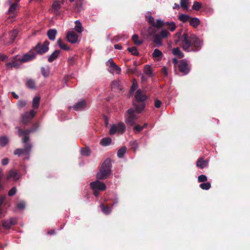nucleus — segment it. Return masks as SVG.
I'll use <instances>...</instances> for the list:
<instances>
[{
    "mask_svg": "<svg viewBox=\"0 0 250 250\" xmlns=\"http://www.w3.org/2000/svg\"><path fill=\"white\" fill-rule=\"evenodd\" d=\"M59 46L62 49L68 51L70 48L65 43H64L61 39H59L57 41Z\"/></svg>",
    "mask_w": 250,
    "mask_h": 250,
    "instance_id": "27",
    "label": "nucleus"
},
{
    "mask_svg": "<svg viewBox=\"0 0 250 250\" xmlns=\"http://www.w3.org/2000/svg\"><path fill=\"white\" fill-rule=\"evenodd\" d=\"M26 86L31 89H35L36 87L35 82L33 79H28L26 83Z\"/></svg>",
    "mask_w": 250,
    "mask_h": 250,
    "instance_id": "30",
    "label": "nucleus"
},
{
    "mask_svg": "<svg viewBox=\"0 0 250 250\" xmlns=\"http://www.w3.org/2000/svg\"><path fill=\"white\" fill-rule=\"evenodd\" d=\"M57 34V30L54 29L48 30L47 35L49 39L51 41H54Z\"/></svg>",
    "mask_w": 250,
    "mask_h": 250,
    "instance_id": "21",
    "label": "nucleus"
},
{
    "mask_svg": "<svg viewBox=\"0 0 250 250\" xmlns=\"http://www.w3.org/2000/svg\"><path fill=\"white\" fill-rule=\"evenodd\" d=\"M75 30L79 33H81L83 31V28L82 26L81 23L79 21H75Z\"/></svg>",
    "mask_w": 250,
    "mask_h": 250,
    "instance_id": "39",
    "label": "nucleus"
},
{
    "mask_svg": "<svg viewBox=\"0 0 250 250\" xmlns=\"http://www.w3.org/2000/svg\"><path fill=\"white\" fill-rule=\"evenodd\" d=\"M50 42L46 40L42 43L38 42L36 46L32 49V50L36 52V54L42 55L49 50V45Z\"/></svg>",
    "mask_w": 250,
    "mask_h": 250,
    "instance_id": "3",
    "label": "nucleus"
},
{
    "mask_svg": "<svg viewBox=\"0 0 250 250\" xmlns=\"http://www.w3.org/2000/svg\"><path fill=\"white\" fill-rule=\"evenodd\" d=\"M129 146H130L131 148L133 150L134 152H135L138 147V144L136 142V141H132L129 142Z\"/></svg>",
    "mask_w": 250,
    "mask_h": 250,
    "instance_id": "45",
    "label": "nucleus"
},
{
    "mask_svg": "<svg viewBox=\"0 0 250 250\" xmlns=\"http://www.w3.org/2000/svg\"><path fill=\"white\" fill-rule=\"evenodd\" d=\"M40 102V97L36 96L33 98L32 107L34 109L38 108Z\"/></svg>",
    "mask_w": 250,
    "mask_h": 250,
    "instance_id": "26",
    "label": "nucleus"
},
{
    "mask_svg": "<svg viewBox=\"0 0 250 250\" xmlns=\"http://www.w3.org/2000/svg\"><path fill=\"white\" fill-rule=\"evenodd\" d=\"M179 70L183 75L188 74L190 70V67L186 60L183 59L179 61L178 65Z\"/></svg>",
    "mask_w": 250,
    "mask_h": 250,
    "instance_id": "7",
    "label": "nucleus"
},
{
    "mask_svg": "<svg viewBox=\"0 0 250 250\" xmlns=\"http://www.w3.org/2000/svg\"><path fill=\"white\" fill-rule=\"evenodd\" d=\"M17 104L19 106L22 107L25 106V105L26 104V102L24 100H20L18 101Z\"/></svg>",
    "mask_w": 250,
    "mask_h": 250,
    "instance_id": "57",
    "label": "nucleus"
},
{
    "mask_svg": "<svg viewBox=\"0 0 250 250\" xmlns=\"http://www.w3.org/2000/svg\"><path fill=\"white\" fill-rule=\"evenodd\" d=\"M81 154L83 156H89L90 154V150L88 147L83 148L81 150Z\"/></svg>",
    "mask_w": 250,
    "mask_h": 250,
    "instance_id": "48",
    "label": "nucleus"
},
{
    "mask_svg": "<svg viewBox=\"0 0 250 250\" xmlns=\"http://www.w3.org/2000/svg\"><path fill=\"white\" fill-rule=\"evenodd\" d=\"M208 164V161L205 160L203 158H200L198 159L196 162V166L197 167L203 169L206 167Z\"/></svg>",
    "mask_w": 250,
    "mask_h": 250,
    "instance_id": "15",
    "label": "nucleus"
},
{
    "mask_svg": "<svg viewBox=\"0 0 250 250\" xmlns=\"http://www.w3.org/2000/svg\"><path fill=\"white\" fill-rule=\"evenodd\" d=\"M90 187L92 189H96L100 191H104L106 189L105 185L104 183L100 182L98 179L91 182Z\"/></svg>",
    "mask_w": 250,
    "mask_h": 250,
    "instance_id": "9",
    "label": "nucleus"
},
{
    "mask_svg": "<svg viewBox=\"0 0 250 250\" xmlns=\"http://www.w3.org/2000/svg\"><path fill=\"white\" fill-rule=\"evenodd\" d=\"M133 129L137 133H139L142 130V127L139 125H135Z\"/></svg>",
    "mask_w": 250,
    "mask_h": 250,
    "instance_id": "58",
    "label": "nucleus"
},
{
    "mask_svg": "<svg viewBox=\"0 0 250 250\" xmlns=\"http://www.w3.org/2000/svg\"><path fill=\"white\" fill-rule=\"evenodd\" d=\"M23 137L21 140V142L22 143L24 144V145L30 144V143H28V142L29 141V137L28 135H23L22 136Z\"/></svg>",
    "mask_w": 250,
    "mask_h": 250,
    "instance_id": "56",
    "label": "nucleus"
},
{
    "mask_svg": "<svg viewBox=\"0 0 250 250\" xmlns=\"http://www.w3.org/2000/svg\"><path fill=\"white\" fill-rule=\"evenodd\" d=\"M117 127V132L123 133L125 130V126L124 123H120L118 124L117 125H116Z\"/></svg>",
    "mask_w": 250,
    "mask_h": 250,
    "instance_id": "42",
    "label": "nucleus"
},
{
    "mask_svg": "<svg viewBox=\"0 0 250 250\" xmlns=\"http://www.w3.org/2000/svg\"><path fill=\"white\" fill-rule=\"evenodd\" d=\"M156 30L153 26L150 27L148 30V34L149 36H153L155 35Z\"/></svg>",
    "mask_w": 250,
    "mask_h": 250,
    "instance_id": "55",
    "label": "nucleus"
},
{
    "mask_svg": "<svg viewBox=\"0 0 250 250\" xmlns=\"http://www.w3.org/2000/svg\"><path fill=\"white\" fill-rule=\"evenodd\" d=\"M127 50L131 53L132 55L137 56L139 55V53L135 46L127 48Z\"/></svg>",
    "mask_w": 250,
    "mask_h": 250,
    "instance_id": "35",
    "label": "nucleus"
},
{
    "mask_svg": "<svg viewBox=\"0 0 250 250\" xmlns=\"http://www.w3.org/2000/svg\"><path fill=\"white\" fill-rule=\"evenodd\" d=\"M135 98L137 102L143 103L146 99V96L143 94L140 89H138L135 94Z\"/></svg>",
    "mask_w": 250,
    "mask_h": 250,
    "instance_id": "13",
    "label": "nucleus"
},
{
    "mask_svg": "<svg viewBox=\"0 0 250 250\" xmlns=\"http://www.w3.org/2000/svg\"><path fill=\"white\" fill-rule=\"evenodd\" d=\"M165 25V23L160 20H157L153 25V27L159 28Z\"/></svg>",
    "mask_w": 250,
    "mask_h": 250,
    "instance_id": "34",
    "label": "nucleus"
},
{
    "mask_svg": "<svg viewBox=\"0 0 250 250\" xmlns=\"http://www.w3.org/2000/svg\"><path fill=\"white\" fill-rule=\"evenodd\" d=\"M181 6L185 10H188V0H181L180 2Z\"/></svg>",
    "mask_w": 250,
    "mask_h": 250,
    "instance_id": "47",
    "label": "nucleus"
},
{
    "mask_svg": "<svg viewBox=\"0 0 250 250\" xmlns=\"http://www.w3.org/2000/svg\"><path fill=\"white\" fill-rule=\"evenodd\" d=\"M189 22L190 25L196 28L200 24V21L197 18H190Z\"/></svg>",
    "mask_w": 250,
    "mask_h": 250,
    "instance_id": "20",
    "label": "nucleus"
},
{
    "mask_svg": "<svg viewBox=\"0 0 250 250\" xmlns=\"http://www.w3.org/2000/svg\"><path fill=\"white\" fill-rule=\"evenodd\" d=\"M139 37L137 35L134 34L132 37V40L135 45H139L142 43V41L138 40Z\"/></svg>",
    "mask_w": 250,
    "mask_h": 250,
    "instance_id": "36",
    "label": "nucleus"
},
{
    "mask_svg": "<svg viewBox=\"0 0 250 250\" xmlns=\"http://www.w3.org/2000/svg\"><path fill=\"white\" fill-rule=\"evenodd\" d=\"M165 25L171 31H173L176 28V25L174 22H166Z\"/></svg>",
    "mask_w": 250,
    "mask_h": 250,
    "instance_id": "41",
    "label": "nucleus"
},
{
    "mask_svg": "<svg viewBox=\"0 0 250 250\" xmlns=\"http://www.w3.org/2000/svg\"><path fill=\"white\" fill-rule=\"evenodd\" d=\"M41 73L44 77H47L50 74V70L48 67H42Z\"/></svg>",
    "mask_w": 250,
    "mask_h": 250,
    "instance_id": "29",
    "label": "nucleus"
},
{
    "mask_svg": "<svg viewBox=\"0 0 250 250\" xmlns=\"http://www.w3.org/2000/svg\"><path fill=\"white\" fill-rule=\"evenodd\" d=\"M108 62L110 63V66L114 70L116 71H121V68L114 63L112 59L109 60Z\"/></svg>",
    "mask_w": 250,
    "mask_h": 250,
    "instance_id": "33",
    "label": "nucleus"
},
{
    "mask_svg": "<svg viewBox=\"0 0 250 250\" xmlns=\"http://www.w3.org/2000/svg\"><path fill=\"white\" fill-rule=\"evenodd\" d=\"M111 143V139L109 137H105L101 139L100 144L103 146H107Z\"/></svg>",
    "mask_w": 250,
    "mask_h": 250,
    "instance_id": "25",
    "label": "nucleus"
},
{
    "mask_svg": "<svg viewBox=\"0 0 250 250\" xmlns=\"http://www.w3.org/2000/svg\"><path fill=\"white\" fill-rule=\"evenodd\" d=\"M11 227L17 224V221L16 218H12L9 221Z\"/></svg>",
    "mask_w": 250,
    "mask_h": 250,
    "instance_id": "59",
    "label": "nucleus"
},
{
    "mask_svg": "<svg viewBox=\"0 0 250 250\" xmlns=\"http://www.w3.org/2000/svg\"><path fill=\"white\" fill-rule=\"evenodd\" d=\"M25 205L24 202H20L17 204V207L19 209H23L25 208Z\"/></svg>",
    "mask_w": 250,
    "mask_h": 250,
    "instance_id": "62",
    "label": "nucleus"
},
{
    "mask_svg": "<svg viewBox=\"0 0 250 250\" xmlns=\"http://www.w3.org/2000/svg\"><path fill=\"white\" fill-rule=\"evenodd\" d=\"M148 22L152 26L155 22L154 19L152 16H149L147 19Z\"/></svg>",
    "mask_w": 250,
    "mask_h": 250,
    "instance_id": "60",
    "label": "nucleus"
},
{
    "mask_svg": "<svg viewBox=\"0 0 250 250\" xmlns=\"http://www.w3.org/2000/svg\"><path fill=\"white\" fill-rule=\"evenodd\" d=\"M126 151V147L125 146L121 147L117 152V156L119 158H122Z\"/></svg>",
    "mask_w": 250,
    "mask_h": 250,
    "instance_id": "31",
    "label": "nucleus"
},
{
    "mask_svg": "<svg viewBox=\"0 0 250 250\" xmlns=\"http://www.w3.org/2000/svg\"><path fill=\"white\" fill-rule=\"evenodd\" d=\"M19 31L17 29H13L9 32L10 42L12 43L14 42L16 38L18 36Z\"/></svg>",
    "mask_w": 250,
    "mask_h": 250,
    "instance_id": "19",
    "label": "nucleus"
},
{
    "mask_svg": "<svg viewBox=\"0 0 250 250\" xmlns=\"http://www.w3.org/2000/svg\"><path fill=\"white\" fill-rule=\"evenodd\" d=\"M8 143V139L6 137H0V145L3 146H5Z\"/></svg>",
    "mask_w": 250,
    "mask_h": 250,
    "instance_id": "51",
    "label": "nucleus"
},
{
    "mask_svg": "<svg viewBox=\"0 0 250 250\" xmlns=\"http://www.w3.org/2000/svg\"><path fill=\"white\" fill-rule=\"evenodd\" d=\"M36 112L31 110L29 112H26L21 115L22 122L24 124H28L30 120L35 116Z\"/></svg>",
    "mask_w": 250,
    "mask_h": 250,
    "instance_id": "10",
    "label": "nucleus"
},
{
    "mask_svg": "<svg viewBox=\"0 0 250 250\" xmlns=\"http://www.w3.org/2000/svg\"><path fill=\"white\" fill-rule=\"evenodd\" d=\"M52 8L54 10H55L56 11H58L61 8V5H60V3L59 2V1H54L52 4Z\"/></svg>",
    "mask_w": 250,
    "mask_h": 250,
    "instance_id": "49",
    "label": "nucleus"
},
{
    "mask_svg": "<svg viewBox=\"0 0 250 250\" xmlns=\"http://www.w3.org/2000/svg\"><path fill=\"white\" fill-rule=\"evenodd\" d=\"M21 62L20 58H18L17 56H14L12 58L11 61L10 62H7L5 64L6 67L7 69L12 68L18 69L20 67Z\"/></svg>",
    "mask_w": 250,
    "mask_h": 250,
    "instance_id": "6",
    "label": "nucleus"
},
{
    "mask_svg": "<svg viewBox=\"0 0 250 250\" xmlns=\"http://www.w3.org/2000/svg\"><path fill=\"white\" fill-rule=\"evenodd\" d=\"M135 110L137 113H141L145 107V104L144 103L140 102L139 104L135 105Z\"/></svg>",
    "mask_w": 250,
    "mask_h": 250,
    "instance_id": "23",
    "label": "nucleus"
},
{
    "mask_svg": "<svg viewBox=\"0 0 250 250\" xmlns=\"http://www.w3.org/2000/svg\"><path fill=\"white\" fill-rule=\"evenodd\" d=\"M36 58V52H34L32 49L30 50L28 52L24 54L20 58L21 62L24 63L34 60Z\"/></svg>",
    "mask_w": 250,
    "mask_h": 250,
    "instance_id": "8",
    "label": "nucleus"
},
{
    "mask_svg": "<svg viewBox=\"0 0 250 250\" xmlns=\"http://www.w3.org/2000/svg\"><path fill=\"white\" fill-rule=\"evenodd\" d=\"M86 107V102L85 100H82L76 103L73 106L72 108L75 111H81L85 109Z\"/></svg>",
    "mask_w": 250,
    "mask_h": 250,
    "instance_id": "11",
    "label": "nucleus"
},
{
    "mask_svg": "<svg viewBox=\"0 0 250 250\" xmlns=\"http://www.w3.org/2000/svg\"><path fill=\"white\" fill-rule=\"evenodd\" d=\"M60 54V51L59 50H56L48 57V61L49 62H53L59 57Z\"/></svg>",
    "mask_w": 250,
    "mask_h": 250,
    "instance_id": "18",
    "label": "nucleus"
},
{
    "mask_svg": "<svg viewBox=\"0 0 250 250\" xmlns=\"http://www.w3.org/2000/svg\"><path fill=\"white\" fill-rule=\"evenodd\" d=\"M172 53L174 56L178 57L179 58H182L184 57L183 53L178 47L174 48L172 49Z\"/></svg>",
    "mask_w": 250,
    "mask_h": 250,
    "instance_id": "22",
    "label": "nucleus"
},
{
    "mask_svg": "<svg viewBox=\"0 0 250 250\" xmlns=\"http://www.w3.org/2000/svg\"><path fill=\"white\" fill-rule=\"evenodd\" d=\"M100 208L102 212L106 215L110 214L111 211V207L109 206L108 204L104 205L102 203L100 205Z\"/></svg>",
    "mask_w": 250,
    "mask_h": 250,
    "instance_id": "14",
    "label": "nucleus"
},
{
    "mask_svg": "<svg viewBox=\"0 0 250 250\" xmlns=\"http://www.w3.org/2000/svg\"><path fill=\"white\" fill-rule=\"evenodd\" d=\"M208 180L207 177L205 175H201L198 177V182H205Z\"/></svg>",
    "mask_w": 250,
    "mask_h": 250,
    "instance_id": "53",
    "label": "nucleus"
},
{
    "mask_svg": "<svg viewBox=\"0 0 250 250\" xmlns=\"http://www.w3.org/2000/svg\"><path fill=\"white\" fill-rule=\"evenodd\" d=\"M18 2H19V1L17 0V1L16 2L13 3L10 5V6L9 8L8 11V14L9 15H14V14L15 11V10L17 8V5H18Z\"/></svg>",
    "mask_w": 250,
    "mask_h": 250,
    "instance_id": "24",
    "label": "nucleus"
},
{
    "mask_svg": "<svg viewBox=\"0 0 250 250\" xmlns=\"http://www.w3.org/2000/svg\"><path fill=\"white\" fill-rule=\"evenodd\" d=\"M13 178L14 180H17L19 179V174L15 170H10L7 175V179Z\"/></svg>",
    "mask_w": 250,
    "mask_h": 250,
    "instance_id": "16",
    "label": "nucleus"
},
{
    "mask_svg": "<svg viewBox=\"0 0 250 250\" xmlns=\"http://www.w3.org/2000/svg\"><path fill=\"white\" fill-rule=\"evenodd\" d=\"M162 103L161 101L159 100H156L155 101L154 106L156 108H159L161 106Z\"/></svg>",
    "mask_w": 250,
    "mask_h": 250,
    "instance_id": "61",
    "label": "nucleus"
},
{
    "mask_svg": "<svg viewBox=\"0 0 250 250\" xmlns=\"http://www.w3.org/2000/svg\"><path fill=\"white\" fill-rule=\"evenodd\" d=\"M175 42L178 43L181 41L183 49L187 52H197L200 50L202 46V42L195 35L189 36L188 33H184L182 35L181 32L175 34Z\"/></svg>",
    "mask_w": 250,
    "mask_h": 250,
    "instance_id": "1",
    "label": "nucleus"
},
{
    "mask_svg": "<svg viewBox=\"0 0 250 250\" xmlns=\"http://www.w3.org/2000/svg\"><path fill=\"white\" fill-rule=\"evenodd\" d=\"M202 7L201 3L195 1L193 2V4L192 6V9L196 11H199Z\"/></svg>",
    "mask_w": 250,
    "mask_h": 250,
    "instance_id": "43",
    "label": "nucleus"
},
{
    "mask_svg": "<svg viewBox=\"0 0 250 250\" xmlns=\"http://www.w3.org/2000/svg\"><path fill=\"white\" fill-rule=\"evenodd\" d=\"M117 131V127L115 125H112L109 130L110 135H114Z\"/></svg>",
    "mask_w": 250,
    "mask_h": 250,
    "instance_id": "52",
    "label": "nucleus"
},
{
    "mask_svg": "<svg viewBox=\"0 0 250 250\" xmlns=\"http://www.w3.org/2000/svg\"><path fill=\"white\" fill-rule=\"evenodd\" d=\"M32 147L31 144H28L23 145V148H17L14 150V154L20 156L21 155H28Z\"/></svg>",
    "mask_w": 250,
    "mask_h": 250,
    "instance_id": "5",
    "label": "nucleus"
},
{
    "mask_svg": "<svg viewBox=\"0 0 250 250\" xmlns=\"http://www.w3.org/2000/svg\"><path fill=\"white\" fill-rule=\"evenodd\" d=\"M75 59L73 57H71L68 59V63L70 65H73L74 63Z\"/></svg>",
    "mask_w": 250,
    "mask_h": 250,
    "instance_id": "63",
    "label": "nucleus"
},
{
    "mask_svg": "<svg viewBox=\"0 0 250 250\" xmlns=\"http://www.w3.org/2000/svg\"><path fill=\"white\" fill-rule=\"evenodd\" d=\"M2 226L4 229H8L11 228L9 222L8 220H3L2 222Z\"/></svg>",
    "mask_w": 250,
    "mask_h": 250,
    "instance_id": "50",
    "label": "nucleus"
},
{
    "mask_svg": "<svg viewBox=\"0 0 250 250\" xmlns=\"http://www.w3.org/2000/svg\"><path fill=\"white\" fill-rule=\"evenodd\" d=\"M17 192V188L16 187H13L10 190L8 191V195L9 196H14Z\"/></svg>",
    "mask_w": 250,
    "mask_h": 250,
    "instance_id": "54",
    "label": "nucleus"
},
{
    "mask_svg": "<svg viewBox=\"0 0 250 250\" xmlns=\"http://www.w3.org/2000/svg\"><path fill=\"white\" fill-rule=\"evenodd\" d=\"M162 39L160 38L159 35L157 34H155L153 37V42L154 43L157 44L158 46H161L162 45Z\"/></svg>",
    "mask_w": 250,
    "mask_h": 250,
    "instance_id": "28",
    "label": "nucleus"
},
{
    "mask_svg": "<svg viewBox=\"0 0 250 250\" xmlns=\"http://www.w3.org/2000/svg\"><path fill=\"white\" fill-rule=\"evenodd\" d=\"M162 39H165L167 37L168 35H170L169 32L167 30L164 29L162 30L158 34H157Z\"/></svg>",
    "mask_w": 250,
    "mask_h": 250,
    "instance_id": "32",
    "label": "nucleus"
},
{
    "mask_svg": "<svg viewBox=\"0 0 250 250\" xmlns=\"http://www.w3.org/2000/svg\"><path fill=\"white\" fill-rule=\"evenodd\" d=\"M66 38L69 42L74 43L77 42L78 36L74 31H69L67 34Z\"/></svg>",
    "mask_w": 250,
    "mask_h": 250,
    "instance_id": "12",
    "label": "nucleus"
},
{
    "mask_svg": "<svg viewBox=\"0 0 250 250\" xmlns=\"http://www.w3.org/2000/svg\"><path fill=\"white\" fill-rule=\"evenodd\" d=\"M144 72L149 76H151L152 74L151 67L148 65H146L144 67Z\"/></svg>",
    "mask_w": 250,
    "mask_h": 250,
    "instance_id": "44",
    "label": "nucleus"
},
{
    "mask_svg": "<svg viewBox=\"0 0 250 250\" xmlns=\"http://www.w3.org/2000/svg\"><path fill=\"white\" fill-rule=\"evenodd\" d=\"M83 1L82 0H79L76 2L75 10L77 12H80L82 9Z\"/></svg>",
    "mask_w": 250,
    "mask_h": 250,
    "instance_id": "40",
    "label": "nucleus"
},
{
    "mask_svg": "<svg viewBox=\"0 0 250 250\" xmlns=\"http://www.w3.org/2000/svg\"><path fill=\"white\" fill-rule=\"evenodd\" d=\"M111 163L109 158L106 159L100 167L99 171L96 175L97 179L98 180H104L111 173Z\"/></svg>",
    "mask_w": 250,
    "mask_h": 250,
    "instance_id": "2",
    "label": "nucleus"
},
{
    "mask_svg": "<svg viewBox=\"0 0 250 250\" xmlns=\"http://www.w3.org/2000/svg\"><path fill=\"white\" fill-rule=\"evenodd\" d=\"M9 163V159L8 158H4L1 161V164L3 166L7 165Z\"/></svg>",
    "mask_w": 250,
    "mask_h": 250,
    "instance_id": "64",
    "label": "nucleus"
},
{
    "mask_svg": "<svg viewBox=\"0 0 250 250\" xmlns=\"http://www.w3.org/2000/svg\"><path fill=\"white\" fill-rule=\"evenodd\" d=\"M34 131V130L33 128L26 129L22 130L21 129L19 128L18 134L20 137H21L23 135H28L31 132Z\"/></svg>",
    "mask_w": 250,
    "mask_h": 250,
    "instance_id": "17",
    "label": "nucleus"
},
{
    "mask_svg": "<svg viewBox=\"0 0 250 250\" xmlns=\"http://www.w3.org/2000/svg\"><path fill=\"white\" fill-rule=\"evenodd\" d=\"M200 187L204 190H208L211 187V184L209 182L202 183L200 185Z\"/></svg>",
    "mask_w": 250,
    "mask_h": 250,
    "instance_id": "46",
    "label": "nucleus"
},
{
    "mask_svg": "<svg viewBox=\"0 0 250 250\" xmlns=\"http://www.w3.org/2000/svg\"><path fill=\"white\" fill-rule=\"evenodd\" d=\"M190 17L186 14H181L179 16V20L183 22H186L190 20Z\"/></svg>",
    "mask_w": 250,
    "mask_h": 250,
    "instance_id": "37",
    "label": "nucleus"
},
{
    "mask_svg": "<svg viewBox=\"0 0 250 250\" xmlns=\"http://www.w3.org/2000/svg\"><path fill=\"white\" fill-rule=\"evenodd\" d=\"M128 116L125 119L127 125L133 126L135 124V122L138 119V116L135 114V110L132 108L128 109L126 111Z\"/></svg>",
    "mask_w": 250,
    "mask_h": 250,
    "instance_id": "4",
    "label": "nucleus"
},
{
    "mask_svg": "<svg viewBox=\"0 0 250 250\" xmlns=\"http://www.w3.org/2000/svg\"><path fill=\"white\" fill-rule=\"evenodd\" d=\"M162 56H163V53L160 50H159L158 49H154V50L152 53V57L154 58H161Z\"/></svg>",
    "mask_w": 250,
    "mask_h": 250,
    "instance_id": "38",
    "label": "nucleus"
}]
</instances>
